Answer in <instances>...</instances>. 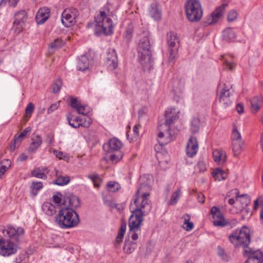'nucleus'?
<instances>
[{
	"label": "nucleus",
	"instance_id": "obj_34",
	"mask_svg": "<svg viewBox=\"0 0 263 263\" xmlns=\"http://www.w3.org/2000/svg\"><path fill=\"white\" fill-rule=\"evenodd\" d=\"M213 177L218 181L224 180L227 177V173L220 168H216L213 172Z\"/></svg>",
	"mask_w": 263,
	"mask_h": 263
},
{
	"label": "nucleus",
	"instance_id": "obj_46",
	"mask_svg": "<svg viewBox=\"0 0 263 263\" xmlns=\"http://www.w3.org/2000/svg\"><path fill=\"white\" fill-rule=\"evenodd\" d=\"M107 187L109 191L115 192L119 190L120 185L116 182L110 181L107 184Z\"/></svg>",
	"mask_w": 263,
	"mask_h": 263
},
{
	"label": "nucleus",
	"instance_id": "obj_24",
	"mask_svg": "<svg viewBox=\"0 0 263 263\" xmlns=\"http://www.w3.org/2000/svg\"><path fill=\"white\" fill-rule=\"evenodd\" d=\"M91 62L88 59L86 55H82L78 62L77 68L79 70L85 71L88 69Z\"/></svg>",
	"mask_w": 263,
	"mask_h": 263
},
{
	"label": "nucleus",
	"instance_id": "obj_9",
	"mask_svg": "<svg viewBox=\"0 0 263 263\" xmlns=\"http://www.w3.org/2000/svg\"><path fill=\"white\" fill-rule=\"evenodd\" d=\"M143 221V220L136 219L133 215L130 216L128 221L129 227L128 236L131 237L133 240H136L138 238L139 235L141 234L140 227Z\"/></svg>",
	"mask_w": 263,
	"mask_h": 263
},
{
	"label": "nucleus",
	"instance_id": "obj_53",
	"mask_svg": "<svg viewBox=\"0 0 263 263\" xmlns=\"http://www.w3.org/2000/svg\"><path fill=\"white\" fill-rule=\"evenodd\" d=\"M53 201L57 204L58 205H60L62 201V194L57 192L55 195L52 196Z\"/></svg>",
	"mask_w": 263,
	"mask_h": 263
},
{
	"label": "nucleus",
	"instance_id": "obj_33",
	"mask_svg": "<svg viewBox=\"0 0 263 263\" xmlns=\"http://www.w3.org/2000/svg\"><path fill=\"white\" fill-rule=\"evenodd\" d=\"M57 179L53 180L52 183L58 185H64L68 184L70 182V178L68 176L63 177L62 176H58V171L56 172Z\"/></svg>",
	"mask_w": 263,
	"mask_h": 263
},
{
	"label": "nucleus",
	"instance_id": "obj_26",
	"mask_svg": "<svg viewBox=\"0 0 263 263\" xmlns=\"http://www.w3.org/2000/svg\"><path fill=\"white\" fill-rule=\"evenodd\" d=\"M149 15L154 20H160L161 18L162 13L156 4H153L149 8Z\"/></svg>",
	"mask_w": 263,
	"mask_h": 263
},
{
	"label": "nucleus",
	"instance_id": "obj_8",
	"mask_svg": "<svg viewBox=\"0 0 263 263\" xmlns=\"http://www.w3.org/2000/svg\"><path fill=\"white\" fill-rule=\"evenodd\" d=\"M168 46L169 60H174L177 56L179 47V40L176 32L170 31L166 36Z\"/></svg>",
	"mask_w": 263,
	"mask_h": 263
},
{
	"label": "nucleus",
	"instance_id": "obj_28",
	"mask_svg": "<svg viewBox=\"0 0 263 263\" xmlns=\"http://www.w3.org/2000/svg\"><path fill=\"white\" fill-rule=\"evenodd\" d=\"M67 120L69 125L75 128L79 127L81 121H83V118L78 116L74 117L71 113L67 115Z\"/></svg>",
	"mask_w": 263,
	"mask_h": 263
},
{
	"label": "nucleus",
	"instance_id": "obj_41",
	"mask_svg": "<svg viewBox=\"0 0 263 263\" xmlns=\"http://www.w3.org/2000/svg\"><path fill=\"white\" fill-rule=\"evenodd\" d=\"M11 166V161L9 159L3 160L0 164V172L1 174L4 175L6 171Z\"/></svg>",
	"mask_w": 263,
	"mask_h": 263
},
{
	"label": "nucleus",
	"instance_id": "obj_42",
	"mask_svg": "<svg viewBox=\"0 0 263 263\" xmlns=\"http://www.w3.org/2000/svg\"><path fill=\"white\" fill-rule=\"evenodd\" d=\"M64 43L59 39H57L51 42L49 45V50L51 52H53L54 50L63 46Z\"/></svg>",
	"mask_w": 263,
	"mask_h": 263
},
{
	"label": "nucleus",
	"instance_id": "obj_54",
	"mask_svg": "<svg viewBox=\"0 0 263 263\" xmlns=\"http://www.w3.org/2000/svg\"><path fill=\"white\" fill-rule=\"evenodd\" d=\"M19 1L20 0H1L0 2V6H3L8 2L9 6L15 7Z\"/></svg>",
	"mask_w": 263,
	"mask_h": 263
},
{
	"label": "nucleus",
	"instance_id": "obj_14",
	"mask_svg": "<svg viewBox=\"0 0 263 263\" xmlns=\"http://www.w3.org/2000/svg\"><path fill=\"white\" fill-rule=\"evenodd\" d=\"M117 54L115 49H109L107 53L106 65L111 70L115 69L118 66Z\"/></svg>",
	"mask_w": 263,
	"mask_h": 263
},
{
	"label": "nucleus",
	"instance_id": "obj_32",
	"mask_svg": "<svg viewBox=\"0 0 263 263\" xmlns=\"http://www.w3.org/2000/svg\"><path fill=\"white\" fill-rule=\"evenodd\" d=\"M42 209L43 211L49 216H52L56 212L55 206L48 202L44 203L42 206Z\"/></svg>",
	"mask_w": 263,
	"mask_h": 263
},
{
	"label": "nucleus",
	"instance_id": "obj_62",
	"mask_svg": "<svg viewBox=\"0 0 263 263\" xmlns=\"http://www.w3.org/2000/svg\"><path fill=\"white\" fill-rule=\"evenodd\" d=\"M236 109L239 114L243 113L244 111L243 105L241 103H238L236 106Z\"/></svg>",
	"mask_w": 263,
	"mask_h": 263
},
{
	"label": "nucleus",
	"instance_id": "obj_21",
	"mask_svg": "<svg viewBox=\"0 0 263 263\" xmlns=\"http://www.w3.org/2000/svg\"><path fill=\"white\" fill-rule=\"evenodd\" d=\"M79 198L73 195H69L63 198V204L66 206V208H77L80 205Z\"/></svg>",
	"mask_w": 263,
	"mask_h": 263
},
{
	"label": "nucleus",
	"instance_id": "obj_51",
	"mask_svg": "<svg viewBox=\"0 0 263 263\" xmlns=\"http://www.w3.org/2000/svg\"><path fill=\"white\" fill-rule=\"evenodd\" d=\"M82 118L83 119V121H81L80 126L86 128L88 127L92 123L91 119L88 116H86L85 118Z\"/></svg>",
	"mask_w": 263,
	"mask_h": 263
},
{
	"label": "nucleus",
	"instance_id": "obj_3",
	"mask_svg": "<svg viewBox=\"0 0 263 263\" xmlns=\"http://www.w3.org/2000/svg\"><path fill=\"white\" fill-rule=\"evenodd\" d=\"M55 222L61 228L66 229L76 227L80 219L75 210L69 208H63L57 215Z\"/></svg>",
	"mask_w": 263,
	"mask_h": 263
},
{
	"label": "nucleus",
	"instance_id": "obj_61",
	"mask_svg": "<svg viewBox=\"0 0 263 263\" xmlns=\"http://www.w3.org/2000/svg\"><path fill=\"white\" fill-rule=\"evenodd\" d=\"M121 158V156H117L116 154H111L109 157L110 160L113 163H117Z\"/></svg>",
	"mask_w": 263,
	"mask_h": 263
},
{
	"label": "nucleus",
	"instance_id": "obj_1",
	"mask_svg": "<svg viewBox=\"0 0 263 263\" xmlns=\"http://www.w3.org/2000/svg\"><path fill=\"white\" fill-rule=\"evenodd\" d=\"M229 239L235 247L243 248V255L247 257L245 263H263V253L248 247L251 242L249 228L243 226L240 229L236 230L230 234Z\"/></svg>",
	"mask_w": 263,
	"mask_h": 263
},
{
	"label": "nucleus",
	"instance_id": "obj_45",
	"mask_svg": "<svg viewBox=\"0 0 263 263\" xmlns=\"http://www.w3.org/2000/svg\"><path fill=\"white\" fill-rule=\"evenodd\" d=\"M211 213L213 215L214 219L217 218V219H220L223 217V214L221 213L219 209L216 206H213L212 208Z\"/></svg>",
	"mask_w": 263,
	"mask_h": 263
},
{
	"label": "nucleus",
	"instance_id": "obj_50",
	"mask_svg": "<svg viewBox=\"0 0 263 263\" xmlns=\"http://www.w3.org/2000/svg\"><path fill=\"white\" fill-rule=\"evenodd\" d=\"M77 111L79 114L86 116L89 112L90 108L87 105H84L81 104L79 107L77 108Z\"/></svg>",
	"mask_w": 263,
	"mask_h": 263
},
{
	"label": "nucleus",
	"instance_id": "obj_7",
	"mask_svg": "<svg viewBox=\"0 0 263 263\" xmlns=\"http://www.w3.org/2000/svg\"><path fill=\"white\" fill-rule=\"evenodd\" d=\"M149 196H146L145 194L141 196V201L140 203L138 201L136 203H134L136 208L132 211V214L136 219H140L143 220V217L147 215L152 209V206L150 204V201L148 198Z\"/></svg>",
	"mask_w": 263,
	"mask_h": 263
},
{
	"label": "nucleus",
	"instance_id": "obj_35",
	"mask_svg": "<svg viewBox=\"0 0 263 263\" xmlns=\"http://www.w3.org/2000/svg\"><path fill=\"white\" fill-rule=\"evenodd\" d=\"M137 245L134 242H132L126 239L125 240L124 247L123 250L125 253L127 254H130L136 249Z\"/></svg>",
	"mask_w": 263,
	"mask_h": 263
},
{
	"label": "nucleus",
	"instance_id": "obj_25",
	"mask_svg": "<svg viewBox=\"0 0 263 263\" xmlns=\"http://www.w3.org/2000/svg\"><path fill=\"white\" fill-rule=\"evenodd\" d=\"M31 143L29 147V153H34L40 146L42 143V139L40 136L36 135L31 138Z\"/></svg>",
	"mask_w": 263,
	"mask_h": 263
},
{
	"label": "nucleus",
	"instance_id": "obj_47",
	"mask_svg": "<svg viewBox=\"0 0 263 263\" xmlns=\"http://www.w3.org/2000/svg\"><path fill=\"white\" fill-rule=\"evenodd\" d=\"M2 232L4 235H5V232H6L7 234L8 235L10 238L12 239L14 237L16 236V233L17 231H16V230H15V229L12 227H10L8 228V229L7 230L3 229Z\"/></svg>",
	"mask_w": 263,
	"mask_h": 263
},
{
	"label": "nucleus",
	"instance_id": "obj_31",
	"mask_svg": "<svg viewBox=\"0 0 263 263\" xmlns=\"http://www.w3.org/2000/svg\"><path fill=\"white\" fill-rule=\"evenodd\" d=\"M236 199L237 201L240 203L241 208H243L248 206L251 202L250 196L247 194L239 195V193H236Z\"/></svg>",
	"mask_w": 263,
	"mask_h": 263
},
{
	"label": "nucleus",
	"instance_id": "obj_55",
	"mask_svg": "<svg viewBox=\"0 0 263 263\" xmlns=\"http://www.w3.org/2000/svg\"><path fill=\"white\" fill-rule=\"evenodd\" d=\"M218 253L223 260H228V255L226 254L224 250L220 246L218 247Z\"/></svg>",
	"mask_w": 263,
	"mask_h": 263
},
{
	"label": "nucleus",
	"instance_id": "obj_11",
	"mask_svg": "<svg viewBox=\"0 0 263 263\" xmlns=\"http://www.w3.org/2000/svg\"><path fill=\"white\" fill-rule=\"evenodd\" d=\"M17 251V247L10 239L5 240L0 238V255L9 256L15 254Z\"/></svg>",
	"mask_w": 263,
	"mask_h": 263
},
{
	"label": "nucleus",
	"instance_id": "obj_5",
	"mask_svg": "<svg viewBox=\"0 0 263 263\" xmlns=\"http://www.w3.org/2000/svg\"><path fill=\"white\" fill-rule=\"evenodd\" d=\"M138 57L142 65L151 63V45L148 34L147 33L139 41L138 47Z\"/></svg>",
	"mask_w": 263,
	"mask_h": 263
},
{
	"label": "nucleus",
	"instance_id": "obj_4",
	"mask_svg": "<svg viewBox=\"0 0 263 263\" xmlns=\"http://www.w3.org/2000/svg\"><path fill=\"white\" fill-rule=\"evenodd\" d=\"M96 23L95 34L109 35L112 33L114 25L111 19L108 17L104 10H100V14L95 17Z\"/></svg>",
	"mask_w": 263,
	"mask_h": 263
},
{
	"label": "nucleus",
	"instance_id": "obj_48",
	"mask_svg": "<svg viewBox=\"0 0 263 263\" xmlns=\"http://www.w3.org/2000/svg\"><path fill=\"white\" fill-rule=\"evenodd\" d=\"M62 85V81L61 79L55 80L52 85L53 92L57 93L61 89Z\"/></svg>",
	"mask_w": 263,
	"mask_h": 263
},
{
	"label": "nucleus",
	"instance_id": "obj_64",
	"mask_svg": "<svg viewBox=\"0 0 263 263\" xmlns=\"http://www.w3.org/2000/svg\"><path fill=\"white\" fill-rule=\"evenodd\" d=\"M261 211L260 212V219L261 222L263 223V201L261 202Z\"/></svg>",
	"mask_w": 263,
	"mask_h": 263
},
{
	"label": "nucleus",
	"instance_id": "obj_17",
	"mask_svg": "<svg viewBox=\"0 0 263 263\" xmlns=\"http://www.w3.org/2000/svg\"><path fill=\"white\" fill-rule=\"evenodd\" d=\"M198 149V144L197 138L194 136H191L186 145V155L190 157H193L196 154Z\"/></svg>",
	"mask_w": 263,
	"mask_h": 263
},
{
	"label": "nucleus",
	"instance_id": "obj_15",
	"mask_svg": "<svg viewBox=\"0 0 263 263\" xmlns=\"http://www.w3.org/2000/svg\"><path fill=\"white\" fill-rule=\"evenodd\" d=\"M152 190V186L149 183V181H147L145 182L141 183L140 185L137 190L136 193L135 195V199L134 200V203H136L137 201L139 199L140 195L141 196L146 194V196H149L150 192Z\"/></svg>",
	"mask_w": 263,
	"mask_h": 263
},
{
	"label": "nucleus",
	"instance_id": "obj_18",
	"mask_svg": "<svg viewBox=\"0 0 263 263\" xmlns=\"http://www.w3.org/2000/svg\"><path fill=\"white\" fill-rule=\"evenodd\" d=\"M228 6L227 4H223L218 7L209 16L207 20V23L211 25L216 23L218 20L222 17L226 7Z\"/></svg>",
	"mask_w": 263,
	"mask_h": 263
},
{
	"label": "nucleus",
	"instance_id": "obj_40",
	"mask_svg": "<svg viewBox=\"0 0 263 263\" xmlns=\"http://www.w3.org/2000/svg\"><path fill=\"white\" fill-rule=\"evenodd\" d=\"M43 187L41 182H32L31 185L30 193L32 196H35L37 194V191L41 189Z\"/></svg>",
	"mask_w": 263,
	"mask_h": 263
},
{
	"label": "nucleus",
	"instance_id": "obj_12",
	"mask_svg": "<svg viewBox=\"0 0 263 263\" xmlns=\"http://www.w3.org/2000/svg\"><path fill=\"white\" fill-rule=\"evenodd\" d=\"M79 15L78 10L74 8L66 9L62 14V22L66 27H70L75 22L76 17Z\"/></svg>",
	"mask_w": 263,
	"mask_h": 263
},
{
	"label": "nucleus",
	"instance_id": "obj_27",
	"mask_svg": "<svg viewBox=\"0 0 263 263\" xmlns=\"http://www.w3.org/2000/svg\"><path fill=\"white\" fill-rule=\"evenodd\" d=\"M251 109L252 112L256 113L260 109V106L262 104V98L260 97H254L251 99Z\"/></svg>",
	"mask_w": 263,
	"mask_h": 263
},
{
	"label": "nucleus",
	"instance_id": "obj_6",
	"mask_svg": "<svg viewBox=\"0 0 263 263\" xmlns=\"http://www.w3.org/2000/svg\"><path fill=\"white\" fill-rule=\"evenodd\" d=\"M187 19L192 22L199 21L202 16L201 5L197 0H189L185 5Z\"/></svg>",
	"mask_w": 263,
	"mask_h": 263
},
{
	"label": "nucleus",
	"instance_id": "obj_63",
	"mask_svg": "<svg viewBox=\"0 0 263 263\" xmlns=\"http://www.w3.org/2000/svg\"><path fill=\"white\" fill-rule=\"evenodd\" d=\"M197 199L199 202L203 203L204 202V196L201 193L197 194Z\"/></svg>",
	"mask_w": 263,
	"mask_h": 263
},
{
	"label": "nucleus",
	"instance_id": "obj_58",
	"mask_svg": "<svg viewBox=\"0 0 263 263\" xmlns=\"http://www.w3.org/2000/svg\"><path fill=\"white\" fill-rule=\"evenodd\" d=\"M81 105V103L77 98H71L70 100V105L76 110Z\"/></svg>",
	"mask_w": 263,
	"mask_h": 263
},
{
	"label": "nucleus",
	"instance_id": "obj_56",
	"mask_svg": "<svg viewBox=\"0 0 263 263\" xmlns=\"http://www.w3.org/2000/svg\"><path fill=\"white\" fill-rule=\"evenodd\" d=\"M237 12L235 10H232L230 11L228 15V20L229 22H232L237 17Z\"/></svg>",
	"mask_w": 263,
	"mask_h": 263
},
{
	"label": "nucleus",
	"instance_id": "obj_30",
	"mask_svg": "<svg viewBox=\"0 0 263 263\" xmlns=\"http://www.w3.org/2000/svg\"><path fill=\"white\" fill-rule=\"evenodd\" d=\"M221 57L224 69L232 70L236 67V64L232 60V57L225 55H221Z\"/></svg>",
	"mask_w": 263,
	"mask_h": 263
},
{
	"label": "nucleus",
	"instance_id": "obj_19",
	"mask_svg": "<svg viewBox=\"0 0 263 263\" xmlns=\"http://www.w3.org/2000/svg\"><path fill=\"white\" fill-rule=\"evenodd\" d=\"M238 221L235 218L226 219L224 216L220 219H214L213 221V225L216 227H228L229 228H232L236 226Z\"/></svg>",
	"mask_w": 263,
	"mask_h": 263
},
{
	"label": "nucleus",
	"instance_id": "obj_60",
	"mask_svg": "<svg viewBox=\"0 0 263 263\" xmlns=\"http://www.w3.org/2000/svg\"><path fill=\"white\" fill-rule=\"evenodd\" d=\"M60 105L59 102H57L55 103L52 104L48 109V114H51L55 110L58 108Z\"/></svg>",
	"mask_w": 263,
	"mask_h": 263
},
{
	"label": "nucleus",
	"instance_id": "obj_39",
	"mask_svg": "<svg viewBox=\"0 0 263 263\" xmlns=\"http://www.w3.org/2000/svg\"><path fill=\"white\" fill-rule=\"evenodd\" d=\"M134 27L132 24H129L126 28L124 35V39L128 43L132 39Z\"/></svg>",
	"mask_w": 263,
	"mask_h": 263
},
{
	"label": "nucleus",
	"instance_id": "obj_38",
	"mask_svg": "<svg viewBox=\"0 0 263 263\" xmlns=\"http://www.w3.org/2000/svg\"><path fill=\"white\" fill-rule=\"evenodd\" d=\"M232 141L233 151L234 155H237L240 151L241 149L242 145L243 144V141L242 140H234Z\"/></svg>",
	"mask_w": 263,
	"mask_h": 263
},
{
	"label": "nucleus",
	"instance_id": "obj_57",
	"mask_svg": "<svg viewBox=\"0 0 263 263\" xmlns=\"http://www.w3.org/2000/svg\"><path fill=\"white\" fill-rule=\"evenodd\" d=\"M197 167L200 172H204L206 170L205 163L203 160H200L197 163Z\"/></svg>",
	"mask_w": 263,
	"mask_h": 263
},
{
	"label": "nucleus",
	"instance_id": "obj_29",
	"mask_svg": "<svg viewBox=\"0 0 263 263\" xmlns=\"http://www.w3.org/2000/svg\"><path fill=\"white\" fill-rule=\"evenodd\" d=\"M47 170V168L44 167H37L31 172V175L33 177L45 180L47 178L45 174Z\"/></svg>",
	"mask_w": 263,
	"mask_h": 263
},
{
	"label": "nucleus",
	"instance_id": "obj_23",
	"mask_svg": "<svg viewBox=\"0 0 263 263\" xmlns=\"http://www.w3.org/2000/svg\"><path fill=\"white\" fill-rule=\"evenodd\" d=\"M214 161L219 164H223L227 159L226 153L222 149H215L213 152Z\"/></svg>",
	"mask_w": 263,
	"mask_h": 263
},
{
	"label": "nucleus",
	"instance_id": "obj_2",
	"mask_svg": "<svg viewBox=\"0 0 263 263\" xmlns=\"http://www.w3.org/2000/svg\"><path fill=\"white\" fill-rule=\"evenodd\" d=\"M164 120L159 121L157 127L158 142L160 145H165L170 141L171 126L179 119V116L174 108H168L164 112Z\"/></svg>",
	"mask_w": 263,
	"mask_h": 263
},
{
	"label": "nucleus",
	"instance_id": "obj_13",
	"mask_svg": "<svg viewBox=\"0 0 263 263\" xmlns=\"http://www.w3.org/2000/svg\"><path fill=\"white\" fill-rule=\"evenodd\" d=\"M27 19V14L25 10H21L15 14L13 27L15 33L18 34L23 30Z\"/></svg>",
	"mask_w": 263,
	"mask_h": 263
},
{
	"label": "nucleus",
	"instance_id": "obj_44",
	"mask_svg": "<svg viewBox=\"0 0 263 263\" xmlns=\"http://www.w3.org/2000/svg\"><path fill=\"white\" fill-rule=\"evenodd\" d=\"M88 177L93 182L95 187H99L100 186L101 179L98 174L89 175Z\"/></svg>",
	"mask_w": 263,
	"mask_h": 263
},
{
	"label": "nucleus",
	"instance_id": "obj_37",
	"mask_svg": "<svg viewBox=\"0 0 263 263\" xmlns=\"http://www.w3.org/2000/svg\"><path fill=\"white\" fill-rule=\"evenodd\" d=\"M200 119L199 118H193L191 121L190 129L192 133L195 134L199 132L200 127Z\"/></svg>",
	"mask_w": 263,
	"mask_h": 263
},
{
	"label": "nucleus",
	"instance_id": "obj_36",
	"mask_svg": "<svg viewBox=\"0 0 263 263\" xmlns=\"http://www.w3.org/2000/svg\"><path fill=\"white\" fill-rule=\"evenodd\" d=\"M223 39L227 42L233 41L236 37V34L231 28L225 29L223 32Z\"/></svg>",
	"mask_w": 263,
	"mask_h": 263
},
{
	"label": "nucleus",
	"instance_id": "obj_22",
	"mask_svg": "<svg viewBox=\"0 0 263 263\" xmlns=\"http://www.w3.org/2000/svg\"><path fill=\"white\" fill-rule=\"evenodd\" d=\"M50 9L48 8H40L35 16L36 22L39 25L43 24L49 17Z\"/></svg>",
	"mask_w": 263,
	"mask_h": 263
},
{
	"label": "nucleus",
	"instance_id": "obj_43",
	"mask_svg": "<svg viewBox=\"0 0 263 263\" xmlns=\"http://www.w3.org/2000/svg\"><path fill=\"white\" fill-rule=\"evenodd\" d=\"M180 194H181V188L179 187L177 190L176 191H175V192H174L172 194V197H171V200L170 201V204L171 205H175L177 203L178 200L180 196Z\"/></svg>",
	"mask_w": 263,
	"mask_h": 263
},
{
	"label": "nucleus",
	"instance_id": "obj_59",
	"mask_svg": "<svg viewBox=\"0 0 263 263\" xmlns=\"http://www.w3.org/2000/svg\"><path fill=\"white\" fill-rule=\"evenodd\" d=\"M184 224H186V230L187 231H191L194 228V224L190 221V218L185 219Z\"/></svg>",
	"mask_w": 263,
	"mask_h": 263
},
{
	"label": "nucleus",
	"instance_id": "obj_16",
	"mask_svg": "<svg viewBox=\"0 0 263 263\" xmlns=\"http://www.w3.org/2000/svg\"><path fill=\"white\" fill-rule=\"evenodd\" d=\"M31 131V128L30 126H28L19 135H15L14 137L13 140L10 146V149L13 151L15 149V147H18L21 142L25 138L27 135L30 133Z\"/></svg>",
	"mask_w": 263,
	"mask_h": 263
},
{
	"label": "nucleus",
	"instance_id": "obj_10",
	"mask_svg": "<svg viewBox=\"0 0 263 263\" xmlns=\"http://www.w3.org/2000/svg\"><path fill=\"white\" fill-rule=\"evenodd\" d=\"M218 91L219 92V101L223 107H227L231 105L232 101L230 96L233 91L232 86L229 87L224 84L221 88L219 86L218 87Z\"/></svg>",
	"mask_w": 263,
	"mask_h": 263
},
{
	"label": "nucleus",
	"instance_id": "obj_20",
	"mask_svg": "<svg viewBox=\"0 0 263 263\" xmlns=\"http://www.w3.org/2000/svg\"><path fill=\"white\" fill-rule=\"evenodd\" d=\"M122 146L121 142L116 138L110 139L108 143L104 144L103 148L108 153L118 151Z\"/></svg>",
	"mask_w": 263,
	"mask_h": 263
},
{
	"label": "nucleus",
	"instance_id": "obj_49",
	"mask_svg": "<svg viewBox=\"0 0 263 263\" xmlns=\"http://www.w3.org/2000/svg\"><path fill=\"white\" fill-rule=\"evenodd\" d=\"M232 141L241 140L240 133L238 131L237 127L233 126V132L231 135Z\"/></svg>",
	"mask_w": 263,
	"mask_h": 263
},
{
	"label": "nucleus",
	"instance_id": "obj_52",
	"mask_svg": "<svg viewBox=\"0 0 263 263\" xmlns=\"http://www.w3.org/2000/svg\"><path fill=\"white\" fill-rule=\"evenodd\" d=\"M34 108V105L32 103H29L28 104L26 109H25V115L27 117L29 118L32 112L33 111V109Z\"/></svg>",
	"mask_w": 263,
	"mask_h": 263
}]
</instances>
